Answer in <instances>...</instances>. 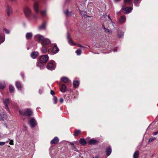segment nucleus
<instances>
[{"mask_svg": "<svg viewBox=\"0 0 158 158\" xmlns=\"http://www.w3.org/2000/svg\"><path fill=\"white\" fill-rule=\"evenodd\" d=\"M48 59V56L47 55H42L40 56L39 61L37 63V66L42 69L44 68V64L46 63Z\"/></svg>", "mask_w": 158, "mask_h": 158, "instance_id": "f257e3e1", "label": "nucleus"}, {"mask_svg": "<svg viewBox=\"0 0 158 158\" xmlns=\"http://www.w3.org/2000/svg\"><path fill=\"white\" fill-rule=\"evenodd\" d=\"M79 141L80 143L82 145H84L86 144V142L84 139H81Z\"/></svg>", "mask_w": 158, "mask_h": 158, "instance_id": "2f4dec72", "label": "nucleus"}, {"mask_svg": "<svg viewBox=\"0 0 158 158\" xmlns=\"http://www.w3.org/2000/svg\"><path fill=\"white\" fill-rule=\"evenodd\" d=\"M7 115L5 114H0V121L4 120L6 119L7 118Z\"/></svg>", "mask_w": 158, "mask_h": 158, "instance_id": "6ab92c4d", "label": "nucleus"}, {"mask_svg": "<svg viewBox=\"0 0 158 158\" xmlns=\"http://www.w3.org/2000/svg\"><path fill=\"white\" fill-rule=\"evenodd\" d=\"M81 133V131L79 130H76L75 131V133L74 134V135L76 136L77 135Z\"/></svg>", "mask_w": 158, "mask_h": 158, "instance_id": "4c0bfd02", "label": "nucleus"}, {"mask_svg": "<svg viewBox=\"0 0 158 158\" xmlns=\"http://www.w3.org/2000/svg\"><path fill=\"white\" fill-rule=\"evenodd\" d=\"M39 92L40 94H41L42 93V91L40 89H39Z\"/></svg>", "mask_w": 158, "mask_h": 158, "instance_id": "864d4df0", "label": "nucleus"}, {"mask_svg": "<svg viewBox=\"0 0 158 158\" xmlns=\"http://www.w3.org/2000/svg\"><path fill=\"white\" fill-rule=\"evenodd\" d=\"M103 28L104 29L105 31L106 32H107L108 33L111 32V31L109 29L106 28L105 27L104 25H103Z\"/></svg>", "mask_w": 158, "mask_h": 158, "instance_id": "ea45409f", "label": "nucleus"}, {"mask_svg": "<svg viewBox=\"0 0 158 158\" xmlns=\"http://www.w3.org/2000/svg\"><path fill=\"white\" fill-rule=\"evenodd\" d=\"M32 35L33 34L31 32H27L26 35V38L27 40L30 39L31 38Z\"/></svg>", "mask_w": 158, "mask_h": 158, "instance_id": "412c9836", "label": "nucleus"}, {"mask_svg": "<svg viewBox=\"0 0 158 158\" xmlns=\"http://www.w3.org/2000/svg\"><path fill=\"white\" fill-rule=\"evenodd\" d=\"M64 14L67 16L71 15H72V12H69L68 10H67L66 11H64Z\"/></svg>", "mask_w": 158, "mask_h": 158, "instance_id": "473e14b6", "label": "nucleus"}, {"mask_svg": "<svg viewBox=\"0 0 158 158\" xmlns=\"http://www.w3.org/2000/svg\"><path fill=\"white\" fill-rule=\"evenodd\" d=\"M122 10L124 11V13H130L132 10V8L130 6L124 8H122Z\"/></svg>", "mask_w": 158, "mask_h": 158, "instance_id": "9b49d317", "label": "nucleus"}, {"mask_svg": "<svg viewBox=\"0 0 158 158\" xmlns=\"http://www.w3.org/2000/svg\"><path fill=\"white\" fill-rule=\"evenodd\" d=\"M126 16H122L120 18L119 22L120 23H123L126 22Z\"/></svg>", "mask_w": 158, "mask_h": 158, "instance_id": "2eb2a0df", "label": "nucleus"}, {"mask_svg": "<svg viewBox=\"0 0 158 158\" xmlns=\"http://www.w3.org/2000/svg\"><path fill=\"white\" fill-rule=\"evenodd\" d=\"M112 152L111 148L110 146H108L106 149V155L108 156H110Z\"/></svg>", "mask_w": 158, "mask_h": 158, "instance_id": "ddd939ff", "label": "nucleus"}, {"mask_svg": "<svg viewBox=\"0 0 158 158\" xmlns=\"http://www.w3.org/2000/svg\"><path fill=\"white\" fill-rule=\"evenodd\" d=\"M158 132H154L153 133V135H156L157 134Z\"/></svg>", "mask_w": 158, "mask_h": 158, "instance_id": "6e6d98bb", "label": "nucleus"}, {"mask_svg": "<svg viewBox=\"0 0 158 158\" xmlns=\"http://www.w3.org/2000/svg\"><path fill=\"white\" fill-rule=\"evenodd\" d=\"M50 41L47 38H44L43 41L41 42L42 46H48L47 45H50Z\"/></svg>", "mask_w": 158, "mask_h": 158, "instance_id": "6e6552de", "label": "nucleus"}, {"mask_svg": "<svg viewBox=\"0 0 158 158\" xmlns=\"http://www.w3.org/2000/svg\"><path fill=\"white\" fill-rule=\"evenodd\" d=\"M47 9H45L44 10L40 11V14L42 17H46L47 15Z\"/></svg>", "mask_w": 158, "mask_h": 158, "instance_id": "aec40b11", "label": "nucleus"}, {"mask_svg": "<svg viewBox=\"0 0 158 158\" xmlns=\"http://www.w3.org/2000/svg\"><path fill=\"white\" fill-rule=\"evenodd\" d=\"M33 1L35 2L33 4V8L35 12L38 13L39 12V4L37 1L38 0H32Z\"/></svg>", "mask_w": 158, "mask_h": 158, "instance_id": "39448f33", "label": "nucleus"}, {"mask_svg": "<svg viewBox=\"0 0 158 158\" xmlns=\"http://www.w3.org/2000/svg\"><path fill=\"white\" fill-rule=\"evenodd\" d=\"M60 81H61L65 83L69 82V78L66 77H61L60 79Z\"/></svg>", "mask_w": 158, "mask_h": 158, "instance_id": "f3484780", "label": "nucleus"}, {"mask_svg": "<svg viewBox=\"0 0 158 158\" xmlns=\"http://www.w3.org/2000/svg\"><path fill=\"white\" fill-rule=\"evenodd\" d=\"M28 123L31 128L35 127L37 124L36 121L34 118H31L29 121Z\"/></svg>", "mask_w": 158, "mask_h": 158, "instance_id": "0eeeda50", "label": "nucleus"}, {"mask_svg": "<svg viewBox=\"0 0 158 158\" xmlns=\"http://www.w3.org/2000/svg\"><path fill=\"white\" fill-rule=\"evenodd\" d=\"M9 141H10L9 140H8H8H7L6 141V143H8Z\"/></svg>", "mask_w": 158, "mask_h": 158, "instance_id": "69168bd1", "label": "nucleus"}, {"mask_svg": "<svg viewBox=\"0 0 158 158\" xmlns=\"http://www.w3.org/2000/svg\"><path fill=\"white\" fill-rule=\"evenodd\" d=\"M5 127H6V128H7V124H5Z\"/></svg>", "mask_w": 158, "mask_h": 158, "instance_id": "0e129e2a", "label": "nucleus"}, {"mask_svg": "<svg viewBox=\"0 0 158 158\" xmlns=\"http://www.w3.org/2000/svg\"><path fill=\"white\" fill-rule=\"evenodd\" d=\"M8 139L10 140L9 144L11 145H14L13 141L12 140L10 139Z\"/></svg>", "mask_w": 158, "mask_h": 158, "instance_id": "79ce46f5", "label": "nucleus"}, {"mask_svg": "<svg viewBox=\"0 0 158 158\" xmlns=\"http://www.w3.org/2000/svg\"><path fill=\"white\" fill-rule=\"evenodd\" d=\"M49 49L48 46H47V47H45V46H43L41 51L43 53H45L47 52V49L48 50Z\"/></svg>", "mask_w": 158, "mask_h": 158, "instance_id": "a878e982", "label": "nucleus"}, {"mask_svg": "<svg viewBox=\"0 0 158 158\" xmlns=\"http://www.w3.org/2000/svg\"><path fill=\"white\" fill-rule=\"evenodd\" d=\"M132 0H124V3L125 4H130L132 3Z\"/></svg>", "mask_w": 158, "mask_h": 158, "instance_id": "f704fd0d", "label": "nucleus"}, {"mask_svg": "<svg viewBox=\"0 0 158 158\" xmlns=\"http://www.w3.org/2000/svg\"><path fill=\"white\" fill-rule=\"evenodd\" d=\"M8 0L10 1H15V0Z\"/></svg>", "mask_w": 158, "mask_h": 158, "instance_id": "e2e57ef3", "label": "nucleus"}, {"mask_svg": "<svg viewBox=\"0 0 158 158\" xmlns=\"http://www.w3.org/2000/svg\"><path fill=\"white\" fill-rule=\"evenodd\" d=\"M44 39V38L43 36L40 34H38L35 36V40L41 44V42L43 41Z\"/></svg>", "mask_w": 158, "mask_h": 158, "instance_id": "423d86ee", "label": "nucleus"}, {"mask_svg": "<svg viewBox=\"0 0 158 158\" xmlns=\"http://www.w3.org/2000/svg\"><path fill=\"white\" fill-rule=\"evenodd\" d=\"M70 144L71 145L73 146H74V143L72 142H70Z\"/></svg>", "mask_w": 158, "mask_h": 158, "instance_id": "bf43d9fd", "label": "nucleus"}, {"mask_svg": "<svg viewBox=\"0 0 158 158\" xmlns=\"http://www.w3.org/2000/svg\"><path fill=\"white\" fill-rule=\"evenodd\" d=\"M117 47H116V48H114V49L113 50V51H114V52L117 51Z\"/></svg>", "mask_w": 158, "mask_h": 158, "instance_id": "5fc2aeb1", "label": "nucleus"}, {"mask_svg": "<svg viewBox=\"0 0 158 158\" xmlns=\"http://www.w3.org/2000/svg\"><path fill=\"white\" fill-rule=\"evenodd\" d=\"M124 33L121 31H118L117 33V35L119 38H121L123 36Z\"/></svg>", "mask_w": 158, "mask_h": 158, "instance_id": "bb28decb", "label": "nucleus"}, {"mask_svg": "<svg viewBox=\"0 0 158 158\" xmlns=\"http://www.w3.org/2000/svg\"><path fill=\"white\" fill-rule=\"evenodd\" d=\"M6 13L8 16H10L12 13V9L11 7L7 5L6 7Z\"/></svg>", "mask_w": 158, "mask_h": 158, "instance_id": "1a4fd4ad", "label": "nucleus"}, {"mask_svg": "<svg viewBox=\"0 0 158 158\" xmlns=\"http://www.w3.org/2000/svg\"><path fill=\"white\" fill-rule=\"evenodd\" d=\"M78 47H80V48H83L84 47L83 46H82V45H81V44H79L78 45Z\"/></svg>", "mask_w": 158, "mask_h": 158, "instance_id": "4d7b16f0", "label": "nucleus"}, {"mask_svg": "<svg viewBox=\"0 0 158 158\" xmlns=\"http://www.w3.org/2000/svg\"><path fill=\"white\" fill-rule=\"evenodd\" d=\"M47 23L46 22H44L39 27V29L40 30H44L46 28Z\"/></svg>", "mask_w": 158, "mask_h": 158, "instance_id": "f8f14e48", "label": "nucleus"}, {"mask_svg": "<svg viewBox=\"0 0 158 158\" xmlns=\"http://www.w3.org/2000/svg\"><path fill=\"white\" fill-rule=\"evenodd\" d=\"M155 139V138H150L149 139V141H148V143H150V142H151L153 140H154Z\"/></svg>", "mask_w": 158, "mask_h": 158, "instance_id": "37998d69", "label": "nucleus"}, {"mask_svg": "<svg viewBox=\"0 0 158 158\" xmlns=\"http://www.w3.org/2000/svg\"><path fill=\"white\" fill-rule=\"evenodd\" d=\"M5 35L2 36L1 34L0 33V44L5 41Z\"/></svg>", "mask_w": 158, "mask_h": 158, "instance_id": "cd10ccee", "label": "nucleus"}, {"mask_svg": "<svg viewBox=\"0 0 158 158\" xmlns=\"http://www.w3.org/2000/svg\"><path fill=\"white\" fill-rule=\"evenodd\" d=\"M76 52L77 55H79L81 53V50L80 49H79L76 51Z\"/></svg>", "mask_w": 158, "mask_h": 158, "instance_id": "58836bf2", "label": "nucleus"}, {"mask_svg": "<svg viewBox=\"0 0 158 158\" xmlns=\"http://www.w3.org/2000/svg\"><path fill=\"white\" fill-rule=\"evenodd\" d=\"M139 154V151H136L135 152L133 155V158H138Z\"/></svg>", "mask_w": 158, "mask_h": 158, "instance_id": "7c9ffc66", "label": "nucleus"}, {"mask_svg": "<svg viewBox=\"0 0 158 158\" xmlns=\"http://www.w3.org/2000/svg\"><path fill=\"white\" fill-rule=\"evenodd\" d=\"M33 17L35 19H38V16L37 15H33Z\"/></svg>", "mask_w": 158, "mask_h": 158, "instance_id": "09e8293b", "label": "nucleus"}, {"mask_svg": "<svg viewBox=\"0 0 158 158\" xmlns=\"http://www.w3.org/2000/svg\"><path fill=\"white\" fill-rule=\"evenodd\" d=\"M3 32L4 33L7 34H9L10 33V30L7 29L6 28H4L3 29Z\"/></svg>", "mask_w": 158, "mask_h": 158, "instance_id": "72a5a7b5", "label": "nucleus"}, {"mask_svg": "<svg viewBox=\"0 0 158 158\" xmlns=\"http://www.w3.org/2000/svg\"><path fill=\"white\" fill-rule=\"evenodd\" d=\"M24 12L26 17L29 18L32 15V11L28 6H25L24 9Z\"/></svg>", "mask_w": 158, "mask_h": 158, "instance_id": "20e7f679", "label": "nucleus"}, {"mask_svg": "<svg viewBox=\"0 0 158 158\" xmlns=\"http://www.w3.org/2000/svg\"><path fill=\"white\" fill-rule=\"evenodd\" d=\"M38 55V52H33L31 54V56L33 59H35Z\"/></svg>", "mask_w": 158, "mask_h": 158, "instance_id": "4be33fe9", "label": "nucleus"}, {"mask_svg": "<svg viewBox=\"0 0 158 158\" xmlns=\"http://www.w3.org/2000/svg\"><path fill=\"white\" fill-rule=\"evenodd\" d=\"M5 87V83L4 81L0 82V89H3Z\"/></svg>", "mask_w": 158, "mask_h": 158, "instance_id": "c756f323", "label": "nucleus"}, {"mask_svg": "<svg viewBox=\"0 0 158 158\" xmlns=\"http://www.w3.org/2000/svg\"><path fill=\"white\" fill-rule=\"evenodd\" d=\"M67 38L68 42L70 45L72 46H73L75 45V44L71 38L69 37V35H68Z\"/></svg>", "mask_w": 158, "mask_h": 158, "instance_id": "4468645a", "label": "nucleus"}, {"mask_svg": "<svg viewBox=\"0 0 158 158\" xmlns=\"http://www.w3.org/2000/svg\"><path fill=\"white\" fill-rule=\"evenodd\" d=\"M21 75L23 78H24V74L23 73H21Z\"/></svg>", "mask_w": 158, "mask_h": 158, "instance_id": "13d9d810", "label": "nucleus"}, {"mask_svg": "<svg viewBox=\"0 0 158 158\" xmlns=\"http://www.w3.org/2000/svg\"><path fill=\"white\" fill-rule=\"evenodd\" d=\"M99 157V156H95V158H98Z\"/></svg>", "mask_w": 158, "mask_h": 158, "instance_id": "680f3d73", "label": "nucleus"}, {"mask_svg": "<svg viewBox=\"0 0 158 158\" xmlns=\"http://www.w3.org/2000/svg\"><path fill=\"white\" fill-rule=\"evenodd\" d=\"M5 144V142H0V146H3Z\"/></svg>", "mask_w": 158, "mask_h": 158, "instance_id": "49530a36", "label": "nucleus"}, {"mask_svg": "<svg viewBox=\"0 0 158 158\" xmlns=\"http://www.w3.org/2000/svg\"><path fill=\"white\" fill-rule=\"evenodd\" d=\"M134 3L135 6H138L139 3V0H135L134 1Z\"/></svg>", "mask_w": 158, "mask_h": 158, "instance_id": "c9c22d12", "label": "nucleus"}, {"mask_svg": "<svg viewBox=\"0 0 158 158\" xmlns=\"http://www.w3.org/2000/svg\"><path fill=\"white\" fill-rule=\"evenodd\" d=\"M108 18L109 19V21H110L111 22H112V20L111 19V18H110V15H108Z\"/></svg>", "mask_w": 158, "mask_h": 158, "instance_id": "8fccbe9b", "label": "nucleus"}, {"mask_svg": "<svg viewBox=\"0 0 158 158\" xmlns=\"http://www.w3.org/2000/svg\"><path fill=\"white\" fill-rule=\"evenodd\" d=\"M6 135L5 134V135H0V138H4L5 137H6V136H5Z\"/></svg>", "mask_w": 158, "mask_h": 158, "instance_id": "603ef678", "label": "nucleus"}, {"mask_svg": "<svg viewBox=\"0 0 158 158\" xmlns=\"http://www.w3.org/2000/svg\"><path fill=\"white\" fill-rule=\"evenodd\" d=\"M63 101H64V100H63V98H60V99L59 101H60V103H62L63 102Z\"/></svg>", "mask_w": 158, "mask_h": 158, "instance_id": "de8ad7c7", "label": "nucleus"}, {"mask_svg": "<svg viewBox=\"0 0 158 158\" xmlns=\"http://www.w3.org/2000/svg\"><path fill=\"white\" fill-rule=\"evenodd\" d=\"M59 141V139L57 137H55L51 141L52 144H55L57 143Z\"/></svg>", "mask_w": 158, "mask_h": 158, "instance_id": "dca6fc26", "label": "nucleus"}, {"mask_svg": "<svg viewBox=\"0 0 158 158\" xmlns=\"http://www.w3.org/2000/svg\"><path fill=\"white\" fill-rule=\"evenodd\" d=\"M50 93L52 95H53L55 94L54 92L52 90H51Z\"/></svg>", "mask_w": 158, "mask_h": 158, "instance_id": "3c124183", "label": "nucleus"}, {"mask_svg": "<svg viewBox=\"0 0 158 158\" xmlns=\"http://www.w3.org/2000/svg\"><path fill=\"white\" fill-rule=\"evenodd\" d=\"M66 89V87L65 85L63 84L62 85L60 89V91L62 92H64Z\"/></svg>", "mask_w": 158, "mask_h": 158, "instance_id": "c85d7f7f", "label": "nucleus"}, {"mask_svg": "<svg viewBox=\"0 0 158 158\" xmlns=\"http://www.w3.org/2000/svg\"><path fill=\"white\" fill-rule=\"evenodd\" d=\"M59 51L58 48L56 45H55L52 49V51L53 53L55 54L58 52Z\"/></svg>", "mask_w": 158, "mask_h": 158, "instance_id": "393cba45", "label": "nucleus"}, {"mask_svg": "<svg viewBox=\"0 0 158 158\" xmlns=\"http://www.w3.org/2000/svg\"><path fill=\"white\" fill-rule=\"evenodd\" d=\"M56 67L55 62L53 60H51L47 64L46 68L52 71L55 69Z\"/></svg>", "mask_w": 158, "mask_h": 158, "instance_id": "7ed1b4c3", "label": "nucleus"}, {"mask_svg": "<svg viewBox=\"0 0 158 158\" xmlns=\"http://www.w3.org/2000/svg\"><path fill=\"white\" fill-rule=\"evenodd\" d=\"M72 150H74L75 151H77V148L75 147V146H72Z\"/></svg>", "mask_w": 158, "mask_h": 158, "instance_id": "a18cd8bd", "label": "nucleus"}, {"mask_svg": "<svg viewBox=\"0 0 158 158\" xmlns=\"http://www.w3.org/2000/svg\"><path fill=\"white\" fill-rule=\"evenodd\" d=\"M10 102V100L6 98L3 100L4 104L5 106V109L8 112H10V109L8 106V104Z\"/></svg>", "mask_w": 158, "mask_h": 158, "instance_id": "9d476101", "label": "nucleus"}, {"mask_svg": "<svg viewBox=\"0 0 158 158\" xmlns=\"http://www.w3.org/2000/svg\"><path fill=\"white\" fill-rule=\"evenodd\" d=\"M54 103L56 104L57 103V98L56 97H54L53 98Z\"/></svg>", "mask_w": 158, "mask_h": 158, "instance_id": "a19ab883", "label": "nucleus"}, {"mask_svg": "<svg viewBox=\"0 0 158 158\" xmlns=\"http://www.w3.org/2000/svg\"><path fill=\"white\" fill-rule=\"evenodd\" d=\"M97 143V140L93 139H91L89 141V143L90 144H95Z\"/></svg>", "mask_w": 158, "mask_h": 158, "instance_id": "a211bd4d", "label": "nucleus"}, {"mask_svg": "<svg viewBox=\"0 0 158 158\" xmlns=\"http://www.w3.org/2000/svg\"><path fill=\"white\" fill-rule=\"evenodd\" d=\"M120 0H114V1L115 2H117L119 1Z\"/></svg>", "mask_w": 158, "mask_h": 158, "instance_id": "052dcab7", "label": "nucleus"}, {"mask_svg": "<svg viewBox=\"0 0 158 158\" xmlns=\"http://www.w3.org/2000/svg\"><path fill=\"white\" fill-rule=\"evenodd\" d=\"M16 86L18 89L21 90L22 88V86L21 84L19 81L16 82Z\"/></svg>", "mask_w": 158, "mask_h": 158, "instance_id": "b1692460", "label": "nucleus"}, {"mask_svg": "<svg viewBox=\"0 0 158 158\" xmlns=\"http://www.w3.org/2000/svg\"><path fill=\"white\" fill-rule=\"evenodd\" d=\"M9 89L10 91V92L11 93L13 92L14 90V88L13 86L11 85H10L9 86Z\"/></svg>", "mask_w": 158, "mask_h": 158, "instance_id": "e433bc0d", "label": "nucleus"}, {"mask_svg": "<svg viewBox=\"0 0 158 158\" xmlns=\"http://www.w3.org/2000/svg\"><path fill=\"white\" fill-rule=\"evenodd\" d=\"M27 129V127L26 125H23V130L24 131H26Z\"/></svg>", "mask_w": 158, "mask_h": 158, "instance_id": "c03bdc74", "label": "nucleus"}, {"mask_svg": "<svg viewBox=\"0 0 158 158\" xmlns=\"http://www.w3.org/2000/svg\"><path fill=\"white\" fill-rule=\"evenodd\" d=\"M19 113L22 115H25L27 116H32L33 114L32 111L30 109H28L26 110L21 109L19 110Z\"/></svg>", "mask_w": 158, "mask_h": 158, "instance_id": "f03ea898", "label": "nucleus"}, {"mask_svg": "<svg viewBox=\"0 0 158 158\" xmlns=\"http://www.w3.org/2000/svg\"><path fill=\"white\" fill-rule=\"evenodd\" d=\"M93 158H94V157H93Z\"/></svg>", "mask_w": 158, "mask_h": 158, "instance_id": "338daca9", "label": "nucleus"}, {"mask_svg": "<svg viewBox=\"0 0 158 158\" xmlns=\"http://www.w3.org/2000/svg\"><path fill=\"white\" fill-rule=\"evenodd\" d=\"M79 84V81H74L73 82V86L75 88L77 87Z\"/></svg>", "mask_w": 158, "mask_h": 158, "instance_id": "5701e85b", "label": "nucleus"}]
</instances>
